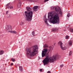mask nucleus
I'll list each match as a JSON object with an SVG mask.
<instances>
[{
    "instance_id": "1",
    "label": "nucleus",
    "mask_w": 73,
    "mask_h": 73,
    "mask_svg": "<svg viewBox=\"0 0 73 73\" xmlns=\"http://www.w3.org/2000/svg\"><path fill=\"white\" fill-rule=\"evenodd\" d=\"M53 9H55L56 12L51 11L49 12L48 15V19H50V22L53 24H59L60 23V18L58 15L57 13L59 12V14L62 15V13L61 10L59 11V9L57 8L54 7Z\"/></svg>"
},
{
    "instance_id": "2",
    "label": "nucleus",
    "mask_w": 73,
    "mask_h": 73,
    "mask_svg": "<svg viewBox=\"0 0 73 73\" xmlns=\"http://www.w3.org/2000/svg\"><path fill=\"white\" fill-rule=\"evenodd\" d=\"M47 56L43 61V63L44 65H46L48 64L49 62H54V61H55L56 60H58L60 57L61 56L57 54L54 56L51 57L49 58L48 56V53H47Z\"/></svg>"
},
{
    "instance_id": "3",
    "label": "nucleus",
    "mask_w": 73,
    "mask_h": 73,
    "mask_svg": "<svg viewBox=\"0 0 73 73\" xmlns=\"http://www.w3.org/2000/svg\"><path fill=\"white\" fill-rule=\"evenodd\" d=\"M37 48V46L35 45L31 48H27L26 50V52L27 57L29 58L31 56H34L35 55H36Z\"/></svg>"
},
{
    "instance_id": "4",
    "label": "nucleus",
    "mask_w": 73,
    "mask_h": 73,
    "mask_svg": "<svg viewBox=\"0 0 73 73\" xmlns=\"http://www.w3.org/2000/svg\"><path fill=\"white\" fill-rule=\"evenodd\" d=\"M32 8L29 7H27V11H25V15L26 17L27 21H31L32 20L33 17V12L31 11Z\"/></svg>"
},
{
    "instance_id": "5",
    "label": "nucleus",
    "mask_w": 73,
    "mask_h": 73,
    "mask_svg": "<svg viewBox=\"0 0 73 73\" xmlns=\"http://www.w3.org/2000/svg\"><path fill=\"white\" fill-rule=\"evenodd\" d=\"M52 49H53V48H52L51 46L49 47V49H48L47 48L44 49V50L42 51V57H44V56H46V52H47V51H49V52L51 50H52Z\"/></svg>"
},
{
    "instance_id": "6",
    "label": "nucleus",
    "mask_w": 73,
    "mask_h": 73,
    "mask_svg": "<svg viewBox=\"0 0 73 73\" xmlns=\"http://www.w3.org/2000/svg\"><path fill=\"white\" fill-rule=\"evenodd\" d=\"M58 44L60 45L61 49L63 50H66V46L63 47L62 46L63 45V43L62 42L60 41L58 43Z\"/></svg>"
},
{
    "instance_id": "7",
    "label": "nucleus",
    "mask_w": 73,
    "mask_h": 73,
    "mask_svg": "<svg viewBox=\"0 0 73 73\" xmlns=\"http://www.w3.org/2000/svg\"><path fill=\"white\" fill-rule=\"evenodd\" d=\"M7 7L8 9L9 8L10 9H12V8H13V6H12V3H8L7 5Z\"/></svg>"
},
{
    "instance_id": "8",
    "label": "nucleus",
    "mask_w": 73,
    "mask_h": 73,
    "mask_svg": "<svg viewBox=\"0 0 73 73\" xmlns=\"http://www.w3.org/2000/svg\"><path fill=\"white\" fill-rule=\"evenodd\" d=\"M11 27H12V26L10 25L7 26V28H6V31H7V32H10V29H11Z\"/></svg>"
},
{
    "instance_id": "9",
    "label": "nucleus",
    "mask_w": 73,
    "mask_h": 73,
    "mask_svg": "<svg viewBox=\"0 0 73 73\" xmlns=\"http://www.w3.org/2000/svg\"><path fill=\"white\" fill-rule=\"evenodd\" d=\"M37 8H38V6H34L33 7V10L35 12H36V11H37L38 10Z\"/></svg>"
},
{
    "instance_id": "10",
    "label": "nucleus",
    "mask_w": 73,
    "mask_h": 73,
    "mask_svg": "<svg viewBox=\"0 0 73 73\" xmlns=\"http://www.w3.org/2000/svg\"><path fill=\"white\" fill-rule=\"evenodd\" d=\"M48 19H46V17H44V22L46 23L47 25H49V24H48Z\"/></svg>"
},
{
    "instance_id": "11",
    "label": "nucleus",
    "mask_w": 73,
    "mask_h": 73,
    "mask_svg": "<svg viewBox=\"0 0 73 73\" xmlns=\"http://www.w3.org/2000/svg\"><path fill=\"white\" fill-rule=\"evenodd\" d=\"M21 2L19 1L17 5L18 8H20V7H21Z\"/></svg>"
},
{
    "instance_id": "12",
    "label": "nucleus",
    "mask_w": 73,
    "mask_h": 73,
    "mask_svg": "<svg viewBox=\"0 0 73 73\" xmlns=\"http://www.w3.org/2000/svg\"><path fill=\"white\" fill-rule=\"evenodd\" d=\"M58 28H54L52 30V31L53 32H54V31H58Z\"/></svg>"
},
{
    "instance_id": "13",
    "label": "nucleus",
    "mask_w": 73,
    "mask_h": 73,
    "mask_svg": "<svg viewBox=\"0 0 73 73\" xmlns=\"http://www.w3.org/2000/svg\"><path fill=\"white\" fill-rule=\"evenodd\" d=\"M4 52L3 50L0 51V55H2L3 54H4Z\"/></svg>"
},
{
    "instance_id": "14",
    "label": "nucleus",
    "mask_w": 73,
    "mask_h": 73,
    "mask_svg": "<svg viewBox=\"0 0 73 73\" xmlns=\"http://www.w3.org/2000/svg\"><path fill=\"white\" fill-rule=\"evenodd\" d=\"M19 70L21 72L23 71V67L21 66H20L19 67Z\"/></svg>"
},
{
    "instance_id": "15",
    "label": "nucleus",
    "mask_w": 73,
    "mask_h": 73,
    "mask_svg": "<svg viewBox=\"0 0 73 73\" xmlns=\"http://www.w3.org/2000/svg\"><path fill=\"white\" fill-rule=\"evenodd\" d=\"M69 31H70V32H72L73 33V28H71L69 29Z\"/></svg>"
},
{
    "instance_id": "16",
    "label": "nucleus",
    "mask_w": 73,
    "mask_h": 73,
    "mask_svg": "<svg viewBox=\"0 0 73 73\" xmlns=\"http://www.w3.org/2000/svg\"><path fill=\"white\" fill-rule=\"evenodd\" d=\"M11 33H15V34H16V31H11Z\"/></svg>"
},
{
    "instance_id": "17",
    "label": "nucleus",
    "mask_w": 73,
    "mask_h": 73,
    "mask_svg": "<svg viewBox=\"0 0 73 73\" xmlns=\"http://www.w3.org/2000/svg\"><path fill=\"white\" fill-rule=\"evenodd\" d=\"M69 45L70 46H72V41H70L69 42Z\"/></svg>"
},
{
    "instance_id": "18",
    "label": "nucleus",
    "mask_w": 73,
    "mask_h": 73,
    "mask_svg": "<svg viewBox=\"0 0 73 73\" xmlns=\"http://www.w3.org/2000/svg\"><path fill=\"white\" fill-rule=\"evenodd\" d=\"M11 17V14H9L7 15V17L8 18H10Z\"/></svg>"
},
{
    "instance_id": "19",
    "label": "nucleus",
    "mask_w": 73,
    "mask_h": 73,
    "mask_svg": "<svg viewBox=\"0 0 73 73\" xmlns=\"http://www.w3.org/2000/svg\"><path fill=\"white\" fill-rule=\"evenodd\" d=\"M48 46V45L46 44H45L44 46V48H47Z\"/></svg>"
},
{
    "instance_id": "20",
    "label": "nucleus",
    "mask_w": 73,
    "mask_h": 73,
    "mask_svg": "<svg viewBox=\"0 0 73 73\" xmlns=\"http://www.w3.org/2000/svg\"><path fill=\"white\" fill-rule=\"evenodd\" d=\"M72 50L70 51L69 53V56H70V55L72 54Z\"/></svg>"
},
{
    "instance_id": "21",
    "label": "nucleus",
    "mask_w": 73,
    "mask_h": 73,
    "mask_svg": "<svg viewBox=\"0 0 73 73\" xmlns=\"http://www.w3.org/2000/svg\"><path fill=\"white\" fill-rule=\"evenodd\" d=\"M20 24L21 25H22L24 24V23L23 22H21L20 23Z\"/></svg>"
},
{
    "instance_id": "22",
    "label": "nucleus",
    "mask_w": 73,
    "mask_h": 73,
    "mask_svg": "<svg viewBox=\"0 0 73 73\" xmlns=\"http://www.w3.org/2000/svg\"><path fill=\"white\" fill-rule=\"evenodd\" d=\"M32 35H33V36H35V32L33 31L32 33Z\"/></svg>"
},
{
    "instance_id": "23",
    "label": "nucleus",
    "mask_w": 73,
    "mask_h": 73,
    "mask_svg": "<svg viewBox=\"0 0 73 73\" xmlns=\"http://www.w3.org/2000/svg\"><path fill=\"white\" fill-rule=\"evenodd\" d=\"M69 38V36L68 35H66V39H68Z\"/></svg>"
},
{
    "instance_id": "24",
    "label": "nucleus",
    "mask_w": 73,
    "mask_h": 73,
    "mask_svg": "<svg viewBox=\"0 0 73 73\" xmlns=\"http://www.w3.org/2000/svg\"><path fill=\"white\" fill-rule=\"evenodd\" d=\"M67 17H69V16H70V13H68L67 15Z\"/></svg>"
},
{
    "instance_id": "25",
    "label": "nucleus",
    "mask_w": 73,
    "mask_h": 73,
    "mask_svg": "<svg viewBox=\"0 0 73 73\" xmlns=\"http://www.w3.org/2000/svg\"><path fill=\"white\" fill-rule=\"evenodd\" d=\"M12 61H13V62H14L15 60V59H13V58H12L11 59Z\"/></svg>"
},
{
    "instance_id": "26",
    "label": "nucleus",
    "mask_w": 73,
    "mask_h": 73,
    "mask_svg": "<svg viewBox=\"0 0 73 73\" xmlns=\"http://www.w3.org/2000/svg\"><path fill=\"white\" fill-rule=\"evenodd\" d=\"M60 66L61 68H62V67H63V66H64V64H62V65H60Z\"/></svg>"
},
{
    "instance_id": "27",
    "label": "nucleus",
    "mask_w": 73,
    "mask_h": 73,
    "mask_svg": "<svg viewBox=\"0 0 73 73\" xmlns=\"http://www.w3.org/2000/svg\"><path fill=\"white\" fill-rule=\"evenodd\" d=\"M49 1V0H45L44 1V3H45V2H46V1Z\"/></svg>"
},
{
    "instance_id": "28",
    "label": "nucleus",
    "mask_w": 73,
    "mask_h": 73,
    "mask_svg": "<svg viewBox=\"0 0 73 73\" xmlns=\"http://www.w3.org/2000/svg\"><path fill=\"white\" fill-rule=\"evenodd\" d=\"M8 12H9V11H7L6 12V14H7Z\"/></svg>"
},
{
    "instance_id": "29",
    "label": "nucleus",
    "mask_w": 73,
    "mask_h": 73,
    "mask_svg": "<svg viewBox=\"0 0 73 73\" xmlns=\"http://www.w3.org/2000/svg\"><path fill=\"white\" fill-rule=\"evenodd\" d=\"M13 65V63H11V64L10 65V66H11H11H12Z\"/></svg>"
},
{
    "instance_id": "30",
    "label": "nucleus",
    "mask_w": 73,
    "mask_h": 73,
    "mask_svg": "<svg viewBox=\"0 0 73 73\" xmlns=\"http://www.w3.org/2000/svg\"><path fill=\"white\" fill-rule=\"evenodd\" d=\"M42 69H40V72H42Z\"/></svg>"
},
{
    "instance_id": "31",
    "label": "nucleus",
    "mask_w": 73,
    "mask_h": 73,
    "mask_svg": "<svg viewBox=\"0 0 73 73\" xmlns=\"http://www.w3.org/2000/svg\"><path fill=\"white\" fill-rule=\"evenodd\" d=\"M47 73H50V71H48L47 72Z\"/></svg>"
},
{
    "instance_id": "32",
    "label": "nucleus",
    "mask_w": 73,
    "mask_h": 73,
    "mask_svg": "<svg viewBox=\"0 0 73 73\" xmlns=\"http://www.w3.org/2000/svg\"><path fill=\"white\" fill-rule=\"evenodd\" d=\"M30 1H32V0H29Z\"/></svg>"
},
{
    "instance_id": "33",
    "label": "nucleus",
    "mask_w": 73,
    "mask_h": 73,
    "mask_svg": "<svg viewBox=\"0 0 73 73\" xmlns=\"http://www.w3.org/2000/svg\"><path fill=\"white\" fill-rule=\"evenodd\" d=\"M54 45H56V43H54Z\"/></svg>"
},
{
    "instance_id": "34",
    "label": "nucleus",
    "mask_w": 73,
    "mask_h": 73,
    "mask_svg": "<svg viewBox=\"0 0 73 73\" xmlns=\"http://www.w3.org/2000/svg\"><path fill=\"white\" fill-rule=\"evenodd\" d=\"M2 0H0V1H1Z\"/></svg>"
}]
</instances>
